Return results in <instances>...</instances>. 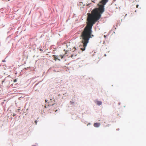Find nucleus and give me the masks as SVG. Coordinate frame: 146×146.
<instances>
[{"label": "nucleus", "mask_w": 146, "mask_h": 146, "mask_svg": "<svg viewBox=\"0 0 146 146\" xmlns=\"http://www.w3.org/2000/svg\"><path fill=\"white\" fill-rule=\"evenodd\" d=\"M108 1V0H102L100 2L102 5H98L99 7L96 8L92 10L91 13H88V17L87 19V25L85 27L80 35L81 43L82 45H80V49L82 51L85 49L89 40L91 36L92 33V28L93 25L101 18V14L104 11V5Z\"/></svg>", "instance_id": "obj_1"}, {"label": "nucleus", "mask_w": 146, "mask_h": 146, "mask_svg": "<svg viewBox=\"0 0 146 146\" xmlns=\"http://www.w3.org/2000/svg\"><path fill=\"white\" fill-rule=\"evenodd\" d=\"M100 125V123H95L94 124V126L96 127H98Z\"/></svg>", "instance_id": "obj_2"}, {"label": "nucleus", "mask_w": 146, "mask_h": 146, "mask_svg": "<svg viewBox=\"0 0 146 146\" xmlns=\"http://www.w3.org/2000/svg\"><path fill=\"white\" fill-rule=\"evenodd\" d=\"M52 56L54 57V59L55 61H56V60H60L58 59V56H56V55H53Z\"/></svg>", "instance_id": "obj_3"}, {"label": "nucleus", "mask_w": 146, "mask_h": 146, "mask_svg": "<svg viewBox=\"0 0 146 146\" xmlns=\"http://www.w3.org/2000/svg\"><path fill=\"white\" fill-rule=\"evenodd\" d=\"M96 103L99 106H100L101 105H102V102L101 101H97L96 102Z\"/></svg>", "instance_id": "obj_4"}, {"label": "nucleus", "mask_w": 146, "mask_h": 146, "mask_svg": "<svg viewBox=\"0 0 146 146\" xmlns=\"http://www.w3.org/2000/svg\"><path fill=\"white\" fill-rule=\"evenodd\" d=\"M20 110V109H18L17 110V111H16L17 112H19V111Z\"/></svg>", "instance_id": "obj_5"}, {"label": "nucleus", "mask_w": 146, "mask_h": 146, "mask_svg": "<svg viewBox=\"0 0 146 146\" xmlns=\"http://www.w3.org/2000/svg\"><path fill=\"white\" fill-rule=\"evenodd\" d=\"M59 56L61 57V58H62H62H63V56L60 55Z\"/></svg>", "instance_id": "obj_6"}, {"label": "nucleus", "mask_w": 146, "mask_h": 146, "mask_svg": "<svg viewBox=\"0 0 146 146\" xmlns=\"http://www.w3.org/2000/svg\"><path fill=\"white\" fill-rule=\"evenodd\" d=\"M17 79H15V80H14V81H13V82H17Z\"/></svg>", "instance_id": "obj_7"}, {"label": "nucleus", "mask_w": 146, "mask_h": 146, "mask_svg": "<svg viewBox=\"0 0 146 146\" xmlns=\"http://www.w3.org/2000/svg\"><path fill=\"white\" fill-rule=\"evenodd\" d=\"M37 121H36V120L35 121V124H36H36H37Z\"/></svg>", "instance_id": "obj_8"}, {"label": "nucleus", "mask_w": 146, "mask_h": 146, "mask_svg": "<svg viewBox=\"0 0 146 146\" xmlns=\"http://www.w3.org/2000/svg\"><path fill=\"white\" fill-rule=\"evenodd\" d=\"M16 115V114L15 113H13V116L14 117V116H15V115Z\"/></svg>", "instance_id": "obj_9"}, {"label": "nucleus", "mask_w": 146, "mask_h": 146, "mask_svg": "<svg viewBox=\"0 0 146 146\" xmlns=\"http://www.w3.org/2000/svg\"><path fill=\"white\" fill-rule=\"evenodd\" d=\"M70 103L71 104H72L73 103V102H72V101H70Z\"/></svg>", "instance_id": "obj_10"}, {"label": "nucleus", "mask_w": 146, "mask_h": 146, "mask_svg": "<svg viewBox=\"0 0 146 146\" xmlns=\"http://www.w3.org/2000/svg\"><path fill=\"white\" fill-rule=\"evenodd\" d=\"M139 5H136V7L137 8H138V7Z\"/></svg>", "instance_id": "obj_11"}, {"label": "nucleus", "mask_w": 146, "mask_h": 146, "mask_svg": "<svg viewBox=\"0 0 146 146\" xmlns=\"http://www.w3.org/2000/svg\"><path fill=\"white\" fill-rule=\"evenodd\" d=\"M92 2H93L94 3H95V2H94V1H92Z\"/></svg>", "instance_id": "obj_12"}, {"label": "nucleus", "mask_w": 146, "mask_h": 146, "mask_svg": "<svg viewBox=\"0 0 146 146\" xmlns=\"http://www.w3.org/2000/svg\"><path fill=\"white\" fill-rule=\"evenodd\" d=\"M45 102H46L47 101L46 100H45Z\"/></svg>", "instance_id": "obj_13"}, {"label": "nucleus", "mask_w": 146, "mask_h": 146, "mask_svg": "<svg viewBox=\"0 0 146 146\" xmlns=\"http://www.w3.org/2000/svg\"><path fill=\"white\" fill-rule=\"evenodd\" d=\"M57 111V110H56V111H55V112H56V111Z\"/></svg>", "instance_id": "obj_14"}, {"label": "nucleus", "mask_w": 146, "mask_h": 146, "mask_svg": "<svg viewBox=\"0 0 146 146\" xmlns=\"http://www.w3.org/2000/svg\"><path fill=\"white\" fill-rule=\"evenodd\" d=\"M104 56H106V54H105Z\"/></svg>", "instance_id": "obj_15"}, {"label": "nucleus", "mask_w": 146, "mask_h": 146, "mask_svg": "<svg viewBox=\"0 0 146 146\" xmlns=\"http://www.w3.org/2000/svg\"><path fill=\"white\" fill-rule=\"evenodd\" d=\"M50 101H51L52 100V99H50Z\"/></svg>", "instance_id": "obj_16"}, {"label": "nucleus", "mask_w": 146, "mask_h": 146, "mask_svg": "<svg viewBox=\"0 0 146 146\" xmlns=\"http://www.w3.org/2000/svg\"><path fill=\"white\" fill-rule=\"evenodd\" d=\"M66 53H67V51L66 52Z\"/></svg>", "instance_id": "obj_17"}, {"label": "nucleus", "mask_w": 146, "mask_h": 146, "mask_svg": "<svg viewBox=\"0 0 146 146\" xmlns=\"http://www.w3.org/2000/svg\"><path fill=\"white\" fill-rule=\"evenodd\" d=\"M32 146H36L35 145H33Z\"/></svg>", "instance_id": "obj_18"}, {"label": "nucleus", "mask_w": 146, "mask_h": 146, "mask_svg": "<svg viewBox=\"0 0 146 146\" xmlns=\"http://www.w3.org/2000/svg\"><path fill=\"white\" fill-rule=\"evenodd\" d=\"M104 37H105V35L104 36Z\"/></svg>", "instance_id": "obj_19"}]
</instances>
